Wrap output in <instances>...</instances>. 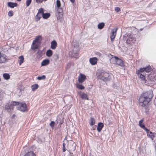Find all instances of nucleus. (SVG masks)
Wrapping results in <instances>:
<instances>
[{
	"label": "nucleus",
	"instance_id": "nucleus-1",
	"mask_svg": "<svg viewBox=\"0 0 156 156\" xmlns=\"http://www.w3.org/2000/svg\"><path fill=\"white\" fill-rule=\"evenodd\" d=\"M153 95V92L149 90L141 94L139 100V105L144 107L146 112L149 110L147 105L152 99Z\"/></svg>",
	"mask_w": 156,
	"mask_h": 156
},
{
	"label": "nucleus",
	"instance_id": "nucleus-2",
	"mask_svg": "<svg viewBox=\"0 0 156 156\" xmlns=\"http://www.w3.org/2000/svg\"><path fill=\"white\" fill-rule=\"evenodd\" d=\"M56 5L55 9L56 10V11L55 13V15L57 19L59 20L63 16V10L62 8L61 7V2L59 0L56 1Z\"/></svg>",
	"mask_w": 156,
	"mask_h": 156
},
{
	"label": "nucleus",
	"instance_id": "nucleus-3",
	"mask_svg": "<svg viewBox=\"0 0 156 156\" xmlns=\"http://www.w3.org/2000/svg\"><path fill=\"white\" fill-rule=\"evenodd\" d=\"M18 104V102L15 101L12 102L11 103H7L5 105V109L7 112H10L11 110L13 109L14 106L17 105Z\"/></svg>",
	"mask_w": 156,
	"mask_h": 156
},
{
	"label": "nucleus",
	"instance_id": "nucleus-4",
	"mask_svg": "<svg viewBox=\"0 0 156 156\" xmlns=\"http://www.w3.org/2000/svg\"><path fill=\"white\" fill-rule=\"evenodd\" d=\"M79 51V48L78 46L76 45V47L74 46L73 48V51L69 52V54L70 55V53H71V57L77 58L78 55V51Z\"/></svg>",
	"mask_w": 156,
	"mask_h": 156
},
{
	"label": "nucleus",
	"instance_id": "nucleus-5",
	"mask_svg": "<svg viewBox=\"0 0 156 156\" xmlns=\"http://www.w3.org/2000/svg\"><path fill=\"white\" fill-rule=\"evenodd\" d=\"M17 109L22 112L26 111L27 110V107L25 103H20L16 105Z\"/></svg>",
	"mask_w": 156,
	"mask_h": 156
},
{
	"label": "nucleus",
	"instance_id": "nucleus-6",
	"mask_svg": "<svg viewBox=\"0 0 156 156\" xmlns=\"http://www.w3.org/2000/svg\"><path fill=\"white\" fill-rule=\"evenodd\" d=\"M136 41L135 38L133 37V35L130 34H127V37L126 40V43L128 44L133 43Z\"/></svg>",
	"mask_w": 156,
	"mask_h": 156
},
{
	"label": "nucleus",
	"instance_id": "nucleus-7",
	"mask_svg": "<svg viewBox=\"0 0 156 156\" xmlns=\"http://www.w3.org/2000/svg\"><path fill=\"white\" fill-rule=\"evenodd\" d=\"M41 37V36H38L36 37L35 39L33 41L32 44L33 46L31 48V49L34 50L38 48V41L39 40V39Z\"/></svg>",
	"mask_w": 156,
	"mask_h": 156
},
{
	"label": "nucleus",
	"instance_id": "nucleus-8",
	"mask_svg": "<svg viewBox=\"0 0 156 156\" xmlns=\"http://www.w3.org/2000/svg\"><path fill=\"white\" fill-rule=\"evenodd\" d=\"M118 29V28L117 27L112 29L110 37L112 41L115 38Z\"/></svg>",
	"mask_w": 156,
	"mask_h": 156
},
{
	"label": "nucleus",
	"instance_id": "nucleus-9",
	"mask_svg": "<svg viewBox=\"0 0 156 156\" xmlns=\"http://www.w3.org/2000/svg\"><path fill=\"white\" fill-rule=\"evenodd\" d=\"M7 60V58L6 55L2 53L0 51V64L5 63Z\"/></svg>",
	"mask_w": 156,
	"mask_h": 156
},
{
	"label": "nucleus",
	"instance_id": "nucleus-10",
	"mask_svg": "<svg viewBox=\"0 0 156 156\" xmlns=\"http://www.w3.org/2000/svg\"><path fill=\"white\" fill-rule=\"evenodd\" d=\"M108 56L110 58V62L112 64H115L118 58L116 56L112 55L110 54L108 55Z\"/></svg>",
	"mask_w": 156,
	"mask_h": 156
},
{
	"label": "nucleus",
	"instance_id": "nucleus-11",
	"mask_svg": "<svg viewBox=\"0 0 156 156\" xmlns=\"http://www.w3.org/2000/svg\"><path fill=\"white\" fill-rule=\"evenodd\" d=\"M111 76H112L111 74H109L107 72H104L103 80L105 81L110 80Z\"/></svg>",
	"mask_w": 156,
	"mask_h": 156
},
{
	"label": "nucleus",
	"instance_id": "nucleus-12",
	"mask_svg": "<svg viewBox=\"0 0 156 156\" xmlns=\"http://www.w3.org/2000/svg\"><path fill=\"white\" fill-rule=\"evenodd\" d=\"M143 122V120L142 119L141 120L139 121V126L142 129H144L145 130L147 133H148L149 132V130L147 129L145 126L142 123Z\"/></svg>",
	"mask_w": 156,
	"mask_h": 156
},
{
	"label": "nucleus",
	"instance_id": "nucleus-13",
	"mask_svg": "<svg viewBox=\"0 0 156 156\" xmlns=\"http://www.w3.org/2000/svg\"><path fill=\"white\" fill-rule=\"evenodd\" d=\"M98 59L96 57H93L90 58V63L92 65H95L97 62Z\"/></svg>",
	"mask_w": 156,
	"mask_h": 156
},
{
	"label": "nucleus",
	"instance_id": "nucleus-14",
	"mask_svg": "<svg viewBox=\"0 0 156 156\" xmlns=\"http://www.w3.org/2000/svg\"><path fill=\"white\" fill-rule=\"evenodd\" d=\"M86 78V76L84 74H80L78 77V81L80 83L83 82Z\"/></svg>",
	"mask_w": 156,
	"mask_h": 156
},
{
	"label": "nucleus",
	"instance_id": "nucleus-15",
	"mask_svg": "<svg viewBox=\"0 0 156 156\" xmlns=\"http://www.w3.org/2000/svg\"><path fill=\"white\" fill-rule=\"evenodd\" d=\"M115 64L121 67H124V63L123 61L119 58L117 59Z\"/></svg>",
	"mask_w": 156,
	"mask_h": 156
},
{
	"label": "nucleus",
	"instance_id": "nucleus-16",
	"mask_svg": "<svg viewBox=\"0 0 156 156\" xmlns=\"http://www.w3.org/2000/svg\"><path fill=\"white\" fill-rule=\"evenodd\" d=\"M104 125L103 123L101 122H99L98 123L97 130L98 132H100L102 128L103 127Z\"/></svg>",
	"mask_w": 156,
	"mask_h": 156
},
{
	"label": "nucleus",
	"instance_id": "nucleus-17",
	"mask_svg": "<svg viewBox=\"0 0 156 156\" xmlns=\"http://www.w3.org/2000/svg\"><path fill=\"white\" fill-rule=\"evenodd\" d=\"M57 43L55 41H53L51 43V48L54 49L56 48L57 47Z\"/></svg>",
	"mask_w": 156,
	"mask_h": 156
},
{
	"label": "nucleus",
	"instance_id": "nucleus-18",
	"mask_svg": "<svg viewBox=\"0 0 156 156\" xmlns=\"http://www.w3.org/2000/svg\"><path fill=\"white\" fill-rule=\"evenodd\" d=\"M8 6L12 8H13L17 6V4L16 3H13L11 2H8Z\"/></svg>",
	"mask_w": 156,
	"mask_h": 156
},
{
	"label": "nucleus",
	"instance_id": "nucleus-19",
	"mask_svg": "<svg viewBox=\"0 0 156 156\" xmlns=\"http://www.w3.org/2000/svg\"><path fill=\"white\" fill-rule=\"evenodd\" d=\"M80 96L81 97V98L83 99H86V100H88V98L87 97V95L85 93H82L80 94Z\"/></svg>",
	"mask_w": 156,
	"mask_h": 156
},
{
	"label": "nucleus",
	"instance_id": "nucleus-20",
	"mask_svg": "<svg viewBox=\"0 0 156 156\" xmlns=\"http://www.w3.org/2000/svg\"><path fill=\"white\" fill-rule=\"evenodd\" d=\"M89 124L91 126H92L94 125L95 123V120L92 117L90 118L89 120Z\"/></svg>",
	"mask_w": 156,
	"mask_h": 156
},
{
	"label": "nucleus",
	"instance_id": "nucleus-21",
	"mask_svg": "<svg viewBox=\"0 0 156 156\" xmlns=\"http://www.w3.org/2000/svg\"><path fill=\"white\" fill-rule=\"evenodd\" d=\"M50 62L49 60L47 59H45L41 63L42 66H45L48 65Z\"/></svg>",
	"mask_w": 156,
	"mask_h": 156
},
{
	"label": "nucleus",
	"instance_id": "nucleus-22",
	"mask_svg": "<svg viewBox=\"0 0 156 156\" xmlns=\"http://www.w3.org/2000/svg\"><path fill=\"white\" fill-rule=\"evenodd\" d=\"M97 75L98 78L100 79L103 80V76H104V72L97 73Z\"/></svg>",
	"mask_w": 156,
	"mask_h": 156
},
{
	"label": "nucleus",
	"instance_id": "nucleus-23",
	"mask_svg": "<svg viewBox=\"0 0 156 156\" xmlns=\"http://www.w3.org/2000/svg\"><path fill=\"white\" fill-rule=\"evenodd\" d=\"M24 156H36L34 153L32 151L27 153Z\"/></svg>",
	"mask_w": 156,
	"mask_h": 156
},
{
	"label": "nucleus",
	"instance_id": "nucleus-24",
	"mask_svg": "<svg viewBox=\"0 0 156 156\" xmlns=\"http://www.w3.org/2000/svg\"><path fill=\"white\" fill-rule=\"evenodd\" d=\"M24 57L23 56H21L19 57V64L20 65L23 62L24 60Z\"/></svg>",
	"mask_w": 156,
	"mask_h": 156
},
{
	"label": "nucleus",
	"instance_id": "nucleus-25",
	"mask_svg": "<svg viewBox=\"0 0 156 156\" xmlns=\"http://www.w3.org/2000/svg\"><path fill=\"white\" fill-rule=\"evenodd\" d=\"M144 71H145V69L144 68H140L139 70L136 71V73L137 74H140V73H142Z\"/></svg>",
	"mask_w": 156,
	"mask_h": 156
},
{
	"label": "nucleus",
	"instance_id": "nucleus-26",
	"mask_svg": "<svg viewBox=\"0 0 156 156\" xmlns=\"http://www.w3.org/2000/svg\"><path fill=\"white\" fill-rule=\"evenodd\" d=\"M145 69V71L147 73L149 72L151 70V66H147L145 67H144Z\"/></svg>",
	"mask_w": 156,
	"mask_h": 156
},
{
	"label": "nucleus",
	"instance_id": "nucleus-27",
	"mask_svg": "<svg viewBox=\"0 0 156 156\" xmlns=\"http://www.w3.org/2000/svg\"><path fill=\"white\" fill-rule=\"evenodd\" d=\"M138 76L142 80H144L145 79V76L144 75V73H140V74H137Z\"/></svg>",
	"mask_w": 156,
	"mask_h": 156
},
{
	"label": "nucleus",
	"instance_id": "nucleus-28",
	"mask_svg": "<svg viewBox=\"0 0 156 156\" xmlns=\"http://www.w3.org/2000/svg\"><path fill=\"white\" fill-rule=\"evenodd\" d=\"M38 85L37 84H35L31 86L32 90L33 91H34L38 87Z\"/></svg>",
	"mask_w": 156,
	"mask_h": 156
},
{
	"label": "nucleus",
	"instance_id": "nucleus-29",
	"mask_svg": "<svg viewBox=\"0 0 156 156\" xmlns=\"http://www.w3.org/2000/svg\"><path fill=\"white\" fill-rule=\"evenodd\" d=\"M46 54L47 56L51 57L52 55V51L50 49L48 50L47 51Z\"/></svg>",
	"mask_w": 156,
	"mask_h": 156
},
{
	"label": "nucleus",
	"instance_id": "nucleus-30",
	"mask_svg": "<svg viewBox=\"0 0 156 156\" xmlns=\"http://www.w3.org/2000/svg\"><path fill=\"white\" fill-rule=\"evenodd\" d=\"M50 16V14L49 13H44L43 14L42 16L44 18L46 19L49 17Z\"/></svg>",
	"mask_w": 156,
	"mask_h": 156
},
{
	"label": "nucleus",
	"instance_id": "nucleus-31",
	"mask_svg": "<svg viewBox=\"0 0 156 156\" xmlns=\"http://www.w3.org/2000/svg\"><path fill=\"white\" fill-rule=\"evenodd\" d=\"M3 77L5 80H8L10 78V76L8 73H5L3 74Z\"/></svg>",
	"mask_w": 156,
	"mask_h": 156
},
{
	"label": "nucleus",
	"instance_id": "nucleus-32",
	"mask_svg": "<svg viewBox=\"0 0 156 156\" xmlns=\"http://www.w3.org/2000/svg\"><path fill=\"white\" fill-rule=\"evenodd\" d=\"M41 15H40V14H38V13H37V15H36V16H35V21L36 22H37L38 21L40 20V18H41Z\"/></svg>",
	"mask_w": 156,
	"mask_h": 156
},
{
	"label": "nucleus",
	"instance_id": "nucleus-33",
	"mask_svg": "<svg viewBox=\"0 0 156 156\" xmlns=\"http://www.w3.org/2000/svg\"><path fill=\"white\" fill-rule=\"evenodd\" d=\"M105 24L103 23H99L98 25V28L99 29H102L104 27Z\"/></svg>",
	"mask_w": 156,
	"mask_h": 156
},
{
	"label": "nucleus",
	"instance_id": "nucleus-34",
	"mask_svg": "<svg viewBox=\"0 0 156 156\" xmlns=\"http://www.w3.org/2000/svg\"><path fill=\"white\" fill-rule=\"evenodd\" d=\"M147 133V135L149 136L150 137V138H151L152 140H153V138L154 137V136L153 134L150 131H149V132L148 133Z\"/></svg>",
	"mask_w": 156,
	"mask_h": 156
},
{
	"label": "nucleus",
	"instance_id": "nucleus-35",
	"mask_svg": "<svg viewBox=\"0 0 156 156\" xmlns=\"http://www.w3.org/2000/svg\"><path fill=\"white\" fill-rule=\"evenodd\" d=\"M44 9L42 8H41L38 10L37 13L39 14H41V15H42L44 13Z\"/></svg>",
	"mask_w": 156,
	"mask_h": 156
},
{
	"label": "nucleus",
	"instance_id": "nucleus-36",
	"mask_svg": "<svg viewBox=\"0 0 156 156\" xmlns=\"http://www.w3.org/2000/svg\"><path fill=\"white\" fill-rule=\"evenodd\" d=\"M46 78L45 76L43 75L41 76H38L37 78V79L39 80L44 79Z\"/></svg>",
	"mask_w": 156,
	"mask_h": 156
},
{
	"label": "nucleus",
	"instance_id": "nucleus-37",
	"mask_svg": "<svg viewBox=\"0 0 156 156\" xmlns=\"http://www.w3.org/2000/svg\"><path fill=\"white\" fill-rule=\"evenodd\" d=\"M77 87L78 89L81 90L83 89L84 88V86L80 84H77Z\"/></svg>",
	"mask_w": 156,
	"mask_h": 156
},
{
	"label": "nucleus",
	"instance_id": "nucleus-38",
	"mask_svg": "<svg viewBox=\"0 0 156 156\" xmlns=\"http://www.w3.org/2000/svg\"><path fill=\"white\" fill-rule=\"evenodd\" d=\"M66 144L65 143H63L62 144V151L64 152H65L66 149Z\"/></svg>",
	"mask_w": 156,
	"mask_h": 156
},
{
	"label": "nucleus",
	"instance_id": "nucleus-39",
	"mask_svg": "<svg viewBox=\"0 0 156 156\" xmlns=\"http://www.w3.org/2000/svg\"><path fill=\"white\" fill-rule=\"evenodd\" d=\"M32 0H27L26 2V5L27 7H28L29 6L31 3Z\"/></svg>",
	"mask_w": 156,
	"mask_h": 156
},
{
	"label": "nucleus",
	"instance_id": "nucleus-40",
	"mask_svg": "<svg viewBox=\"0 0 156 156\" xmlns=\"http://www.w3.org/2000/svg\"><path fill=\"white\" fill-rule=\"evenodd\" d=\"M8 15L9 16H12L13 15V12L12 10L9 11V12Z\"/></svg>",
	"mask_w": 156,
	"mask_h": 156
},
{
	"label": "nucleus",
	"instance_id": "nucleus-41",
	"mask_svg": "<svg viewBox=\"0 0 156 156\" xmlns=\"http://www.w3.org/2000/svg\"><path fill=\"white\" fill-rule=\"evenodd\" d=\"M55 122L54 121H51L50 124V126L52 128L54 126Z\"/></svg>",
	"mask_w": 156,
	"mask_h": 156
},
{
	"label": "nucleus",
	"instance_id": "nucleus-42",
	"mask_svg": "<svg viewBox=\"0 0 156 156\" xmlns=\"http://www.w3.org/2000/svg\"><path fill=\"white\" fill-rule=\"evenodd\" d=\"M115 10L117 12H118L120 11V9L119 7H116L115 8Z\"/></svg>",
	"mask_w": 156,
	"mask_h": 156
},
{
	"label": "nucleus",
	"instance_id": "nucleus-43",
	"mask_svg": "<svg viewBox=\"0 0 156 156\" xmlns=\"http://www.w3.org/2000/svg\"><path fill=\"white\" fill-rule=\"evenodd\" d=\"M95 54L96 55L98 56L99 57H101L102 55V54L99 52H96L95 53Z\"/></svg>",
	"mask_w": 156,
	"mask_h": 156
},
{
	"label": "nucleus",
	"instance_id": "nucleus-44",
	"mask_svg": "<svg viewBox=\"0 0 156 156\" xmlns=\"http://www.w3.org/2000/svg\"><path fill=\"white\" fill-rule=\"evenodd\" d=\"M70 1L72 3H73L75 2V0H70Z\"/></svg>",
	"mask_w": 156,
	"mask_h": 156
},
{
	"label": "nucleus",
	"instance_id": "nucleus-45",
	"mask_svg": "<svg viewBox=\"0 0 156 156\" xmlns=\"http://www.w3.org/2000/svg\"><path fill=\"white\" fill-rule=\"evenodd\" d=\"M17 90H18L19 91H21L20 90L19 88H18Z\"/></svg>",
	"mask_w": 156,
	"mask_h": 156
},
{
	"label": "nucleus",
	"instance_id": "nucleus-46",
	"mask_svg": "<svg viewBox=\"0 0 156 156\" xmlns=\"http://www.w3.org/2000/svg\"><path fill=\"white\" fill-rule=\"evenodd\" d=\"M153 81H154V82H156V80H155V81H154V80H153Z\"/></svg>",
	"mask_w": 156,
	"mask_h": 156
}]
</instances>
